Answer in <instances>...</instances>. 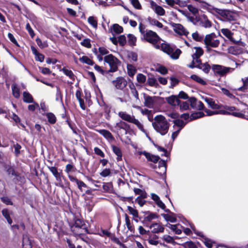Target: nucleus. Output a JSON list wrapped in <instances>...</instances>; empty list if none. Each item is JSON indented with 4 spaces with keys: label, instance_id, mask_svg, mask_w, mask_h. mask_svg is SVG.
<instances>
[{
    "label": "nucleus",
    "instance_id": "f257e3e1",
    "mask_svg": "<svg viewBox=\"0 0 248 248\" xmlns=\"http://www.w3.org/2000/svg\"><path fill=\"white\" fill-rule=\"evenodd\" d=\"M152 125L155 130L161 135H166L170 127L169 123L166 118L161 115H157L155 117Z\"/></svg>",
    "mask_w": 248,
    "mask_h": 248
},
{
    "label": "nucleus",
    "instance_id": "f03ea898",
    "mask_svg": "<svg viewBox=\"0 0 248 248\" xmlns=\"http://www.w3.org/2000/svg\"><path fill=\"white\" fill-rule=\"evenodd\" d=\"M199 2L201 3V7L205 9H206L209 12L214 15L218 14L219 15L221 16L222 17L225 18L228 20H232V17L231 16V13L229 11L225 10L214 8L204 1H202L201 0Z\"/></svg>",
    "mask_w": 248,
    "mask_h": 248
},
{
    "label": "nucleus",
    "instance_id": "7ed1b4c3",
    "mask_svg": "<svg viewBox=\"0 0 248 248\" xmlns=\"http://www.w3.org/2000/svg\"><path fill=\"white\" fill-rule=\"evenodd\" d=\"M139 30L140 33L143 36L144 39L148 42L152 44L155 47V45L157 44L160 39L156 33L151 30L145 31L142 24H140Z\"/></svg>",
    "mask_w": 248,
    "mask_h": 248
},
{
    "label": "nucleus",
    "instance_id": "20e7f679",
    "mask_svg": "<svg viewBox=\"0 0 248 248\" xmlns=\"http://www.w3.org/2000/svg\"><path fill=\"white\" fill-rule=\"evenodd\" d=\"M155 48L158 49H161L164 52L169 55L170 57L174 60L178 59L181 51L179 49H174L167 43H163L159 44L158 43L155 45Z\"/></svg>",
    "mask_w": 248,
    "mask_h": 248
},
{
    "label": "nucleus",
    "instance_id": "39448f33",
    "mask_svg": "<svg viewBox=\"0 0 248 248\" xmlns=\"http://www.w3.org/2000/svg\"><path fill=\"white\" fill-rule=\"evenodd\" d=\"M204 44L207 51L211 49V47L216 48L220 44V41L217 38L214 33L207 34L204 38Z\"/></svg>",
    "mask_w": 248,
    "mask_h": 248
},
{
    "label": "nucleus",
    "instance_id": "423d86ee",
    "mask_svg": "<svg viewBox=\"0 0 248 248\" xmlns=\"http://www.w3.org/2000/svg\"><path fill=\"white\" fill-rule=\"evenodd\" d=\"M119 116L123 120L135 124L138 128L143 132H145L142 124L135 119L133 115L128 114L125 111H120L118 113Z\"/></svg>",
    "mask_w": 248,
    "mask_h": 248
},
{
    "label": "nucleus",
    "instance_id": "0eeeda50",
    "mask_svg": "<svg viewBox=\"0 0 248 248\" xmlns=\"http://www.w3.org/2000/svg\"><path fill=\"white\" fill-rule=\"evenodd\" d=\"M104 60L105 62L108 64L110 66L109 71L111 72L116 71L121 63L120 61L112 54H108L105 56Z\"/></svg>",
    "mask_w": 248,
    "mask_h": 248
},
{
    "label": "nucleus",
    "instance_id": "6e6552de",
    "mask_svg": "<svg viewBox=\"0 0 248 248\" xmlns=\"http://www.w3.org/2000/svg\"><path fill=\"white\" fill-rule=\"evenodd\" d=\"M234 69L233 68L225 67L218 64H215L212 66V70L215 74L220 77L225 76L227 74L232 73Z\"/></svg>",
    "mask_w": 248,
    "mask_h": 248
},
{
    "label": "nucleus",
    "instance_id": "1a4fd4ad",
    "mask_svg": "<svg viewBox=\"0 0 248 248\" xmlns=\"http://www.w3.org/2000/svg\"><path fill=\"white\" fill-rule=\"evenodd\" d=\"M225 110H219L220 114H231L234 116L243 118L244 117L245 115L238 111H236L235 108L234 107L232 106H228L226 107Z\"/></svg>",
    "mask_w": 248,
    "mask_h": 248
},
{
    "label": "nucleus",
    "instance_id": "9d476101",
    "mask_svg": "<svg viewBox=\"0 0 248 248\" xmlns=\"http://www.w3.org/2000/svg\"><path fill=\"white\" fill-rule=\"evenodd\" d=\"M112 83L116 89L122 90L126 86L127 82L124 78L119 77L113 80Z\"/></svg>",
    "mask_w": 248,
    "mask_h": 248
},
{
    "label": "nucleus",
    "instance_id": "9b49d317",
    "mask_svg": "<svg viewBox=\"0 0 248 248\" xmlns=\"http://www.w3.org/2000/svg\"><path fill=\"white\" fill-rule=\"evenodd\" d=\"M171 26L174 32L179 35L187 36L189 33L186 29L180 24L172 23Z\"/></svg>",
    "mask_w": 248,
    "mask_h": 248
},
{
    "label": "nucleus",
    "instance_id": "f8f14e48",
    "mask_svg": "<svg viewBox=\"0 0 248 248\" xmlns=\"http://www.w3.org/2000/svg\"><path fill=\"white\" fill-rule=\"evenodd\" d=\"M194 49L195 50V52L192 55V61L190 64L197 63L201 61L200 57L203 54V50L201 47H195Z\"/></svg>",
    "mask_w": 248,
    "mask_h": 248
},
{
    "label": "nucleus",
    "instance_id": "ddd939ff",
    "mask_svg": "<svg viewBox=\"0 0 248 248\" xmlns=\"http://www.w3.org/2000/svg\"><path fill=\"white\" fill-rule=\"evenodd\" d=\"M188 67L191 68L194 67H197L202 70L204 73H208L211 67L207 63H202L201 61L199 62L193 64H190L188 65Z\"/></svg>",
    "mask_w": 248,
    "mask_h": 248
},
{
    "label": "nucleus",
    "instance_id": "4468645a",
    "mask_svg": "<svg viewBox=\"0 0 248 248\" xmlns=\"http://www.w3.org/2000/svg\"><path fill=\"white\" fill-rule=\"evenodd\" d=\"M73 231H75L76 230H81L78 233H77V234L79 235L80 234L82 233L83 232H86L87 230L86 229L84 226V224L83 221L80 219H77L75 221V226L73 228Z\"/></svg>",
    "mask_w": 248,
    "mask_h": 248
},
{
    "label": "nucleus",
    "instance_id": "2eb2a0df",
    "mask_svg": "<svg viewBox=\"0 0 248 248\" xmlns=\"http://www.w3.org/2000/svg\"><path fill=\"white\" fill-rule=\"evenodd\" d=\"M188 101L190 103L191 106L192 108L199 110H202L203 109L204 105L203 103L200 101H198L195 98L191 97L189 98Z\"/></svg>",
    "mask_w": 248,
    "mask_h": 248
},
{
    "label": "nucleus",
    "instance_id": "dca6fc26",
    "mask_svg": "<svg viewBox=\"0 0 248 248\" xmlns=\"http://www.w3.org/2000/svg\"><path fill=\"white\" fill-rule=\"evenodd\" d=\"M153 233H158L164 232V228L160 223H155L152 224L149 227Z\"/></svg>",
    "mask_w": 248,
    "mask_h": 248
},
{
    "label": "nucleus",
    "instance_id": "f3484780",
    "mask_svg": "<svg viewBox=\"0 0 248 248\" xmlns=\"http://www.w3.org/2000/svg\"><path fill=\"white\" fill-rule=\"evenodd\" d=\"M151 6L152 9L158 16H162L165 14V10L160 6L156 4L155 2H151Z\"/></svg>",
    "mask_w": 248,
    "mask_h": 248
},
{
    "label": "nucleus",
    "instance_id": "a211bd4d",
    "mask_svg": "<svg viewBox=\"0 0 248 248\" xmlns=\"http://www.w3.org/2000/svg\"><path fill=\"white\" fill-rule=\"evenodd\" d=\"M138 154L140 155H143L148 161H152L154 163H156L159 159V157L158 156L151 155L145 151H140L138 152Z\"/></svg>",
    "mask_w": 248,
    "mask_h": 248
},
{
    "label": "nucleus",
    "instance_id": "6ab92c4d",
    "mask_svg": "<svg viewBox=\"0 0 248 248\" xmlns=\"http://www.w3.org/2000/svg\"><path fill=\"white\" fill-rule=\"evenodd\" d=\"M167 103L171 106H178L180 104V100L176 95H171L166 98Z\"/></svg>",
    "mask_w": 248,
    "mask_h": 248
},
{
    "label": "nucleus",
    "instance_id": "aec40b11",
    "mask_svg": "<svg viewBox=\"0 0 248 248\" xmlns=\"http://www.w3.org/2000/svg\"><path fill=\"white\" fill-rule=\"evenodd\" d=\"M108 50L104 47H100L98 48V53H96L97 58L99 61H102L103 60L102 57L103 55H108Z\"/></svg>",
    "mask_w": 248,
    "mask_h": 248
},
{
    "label": "nucleus",
    "instance_id": "412c9836",
    "mask_svg": "<svg viewBox=\"0 0 248 248\" xmlns=\"http://www.w3.org/2000/svg\"><path fill=\"white\" fill-rule=\"evenodd\" d=\"M201 24L202 27L208 28L211 27L212 24L205 15H203L201 18Z\"/></svg>",
    "mask_w": 248,
    "mask_h": 248
},
{
    "label": "nucleus",
    "instance_id": "4be33fe9",
    "mask_svg": "<svg viewBox=\"0 0 248 248\" xmlns=\"http://www.w3.org/2000/svg\"><path fill=\"white\" fill-rule=\"evenodd\" d=\"M110 32L112 34H114V33L119 34V33L122 32L123 31V27L117 24H113L110 27Z\"/></svg>",
    "mask_w": 248,
    "mask_h": 248
},
{
    "label": "nucleus",
    "instance_id": "5701e85b",
    "mask_svg": "<svg viewBox=\"0 0 248 248\" xmlns=\"http://www.w3.org/2000/svg\"><path fill=\"white\" fill-rule=\"evenodd\" d=\"M127 74L129 77H133L137 72L136 68L131 64H127Z\"/></svg>",
    "mask_w": 248,
    "mask_h": 248
},
{
    "label": "nucleus",
    "instance_id": "b1692460",
    "mask_svg": "<svg viewBox=\"0 0 248 248\" xmlns=\"http://www.w3.org/2000/svg\"><path fill=\"white\" fill-rule=\"evenodd\" d=\"M61 71H62L63 73L72 81L75 80V76L71 70L68 69L65 67H63L61 70Z\"/></svg>",
    "mask_w": 248,
    "mask_h": 248
},
{
    "label": "nucleus",
    "instance_id": "393cba45",
    "mask_svg": "<svg viewBox=\"0 0 248 248\" xmlns=\"http://www.w3.org/2000/svg\"><path fill=\"white\" fill-rule=\"evenodd\" d=\"M97 131L108 140H111L113 139V136L111 133L107 130H97Z\"/></svg>",
    "mask_w": 248,
    "mask_h": 248
},
{
    "label": "nucleus",
    "instance_id": "a878e982",
    "mask_svg": "<svg viewBox=\"0 0 248 248\" xmlns=\"http://www.w3.org/2000/svg\"><path fill=\"white\" fill-rule=\"evenodd\" d=\"M221 33L228 38L230 41L233 42L234 39L232 37L233 33L228 29H222L221 30Z\"/></svg>",
    "mask_w": 248,
    "mask_h": 248
},
{
    "label": "nucleus",
    "instance_id": "bb28decb",
    "mask_svg": "<svg viewBox=\"0 0 248 248\" xmlns=\"http://www.w3.org/2000/svg\"><path fill=\"white\" fill-rule=\"evenodd\" d=\"M144 105L149 108H152L154 105L153 98L149 96L145 97Z\"/></svg>",
    "mask_w": 248,
    "mask_h": 248
},
{
    "label": "nucleus",
    "instance_id": "cd10ccee",
    "mask_svg": "<svg viewBox=\"0 0 248 248\" xmlns=\"http://www.w3.org/2000/svg\"><path fill=\"white\" fill-rule=\"evenodd\" d=\"M23 248H31V244L27 235H23L22 241Z\"/></svg>",
    "mask_w": 248,
    "mask_h": 248
},
{
    "label": "nucleus",
    "instance_id": "c85d7f7f",
    "mask_svg": "<svg viewBox=\"0 0 248 248\" xmlns=\"http://www.w3.org/2000/svg\"><path fill=\"white\" fill-rule=\"evenodd\" d=\"M88 22L94 29H96L98 26L97 18L93 16H90L88 18Z\"/></svg>",
    "mask_w": 248,
    "mask_h": 248
},
{
    "label": "nucleus",
    "instance_id": "c756f323",
    "mask_svg": "<svg viewBox=\"0 0 248 248\" xmlns=\"http://www.w3.org/2000/svg\"><path fill=\"white\" fill-rule=\"evenodd\" d=\"M23 101L25 102L30 103L33 102V99L32 95L28 92H24L23 93Z\"/></svg>",
    "mask_w": 248,
    "mask_h": 248
},
{
    "label": "nucleus",
    "instance_id": "7c9ffc66",
    "mask_svg": "<svg viewBox=\"0 0 248 248\" xmlns=\"http://www.w3.org/2000/svg\"><path fill=\"white\" fill-rule=\"evenodd\" d=\"M204 100L211 108L213 109H217L219 108L218 105L216 104L212 98L206 97L205 98Z\"/></svg>",
    "mask_w": 248,
    "mask_h": 248
},
{
    "label": "nucleus",
    "instance_id": "2f4dec72",
    "mask_svg": "<svg viewBox=\"0 0 248 248\" xmlns=\"http://www.w3.org/2000/svg\"><path fill=\"white\" fill-rule=\"evenodd\" d=\"M174 124V126H177L179 130H181L186 124V123L184 122L183 120L176 119L173 121Z\"/></svg>",
    "mask_w": 248,
    "mask_h": 248
},
{
    "label": "nucleus",
    "instance_id": "473e14b6",
    "mask_svg": "<svg viewBox=\"0 0 248 248\" xmlns=\"http://www.w3.org/2000/svg\"><path fill=\"white\" fill-rule=\"evenodd\" d=\"M229 51L233 55H238L242 53V49L238 46L231 47L229 49Z\"/></svg>",
    "mask_w": 248,
    "mask_h": 248
},
{
    "label": "nucleus",
    "instance_id": "72a5a7b5",
    "mask_svg": "<svg viewBox=\"0 0 248 248\" xmlns=\"http://www.w3.org/2000/svg\"><path fill=\"white\" fill-rule=\"evenodd\" d=\"M147 214V215L144 218L145 220L146 221L151 222L153 220L158 218V216L155 213L148 212Z\"/></svg>",
    "mask_w": 248,
    "mask_h": 248
},
{
    "label": "nucleus",
    "instance_id": "f704fd0d",
    "mask_svg": "<svg viewBox=\"0 0 248 248\" xmlns=\"http://www.w3.org/2000/svg\"><path fill=\"white\" fill-rule=\"evenodd\" d=\"M79 60L81 62L90 65H93L94 64L93 62L86 56H82Z\"/></svg>",
    "mask_w": 248,
    "mask_h": 248
},
{
    "label": "nucleus",
    "instance_id": "c9c22d12",
    "mask_svg": "<svg viewBox=\"0 0 248 248\" xmlns=\"http://www.w3.org/2000/svg\"><path fill=\"white\" fill-rule=\"evenodd\" d=\"M193 80L196 81L197 82L202 84V85H205L206 84V82L201 77H199L196 75H192L190 77Z\"/></svg>",
    "mask_w": 248,
    "mask_h": 248
},
{
    "label": "nucleus",
    "instance_id": "e433bc0d",
    "mask_svg": "<svg viewBox=\"0 0 248 248\" xmlns=\"http://www.w3.org/2000/svg\"><path fill=\"white\" fill-rule=\"evenodd\" d=\"M49 170L52 172L55 176L57 180H59L61 178V174L58 171L57 168L55 167H50L48 168Z\"/></svg>",
    "mask_w": 248,
    "mask_h": 248
},
{
    "label": "nucleus",
    "instance_id": "4c0bfd02",
    "mask_svg": "<svg viewBox=\"0 0 248 248\" xmlns=\"http://www.w3.org/2000/svg\"><path fill=\"white\" fill-rule=\"evenodd\" d=\"M112 150L114 154L117 156V159L120 160L122 159V154L120 149L115 146H112Z\"/></svg>",
    "mask_w": 248,
    "mask_h": 248
},
{
    "label": "nucleus",
    "instance_id": "58836bf2",
    "mask_svg": "<svg viewBox=\"0 0 248 248\" xmlns=\"http://www.w3.org/2000/svg\"><path fill=\"white\" fill-rule=\"evenodd\" d=\"M170 228L171 230H172L173 232H175L176 234H180L181 233L182 231L181 228L182 227L179 225H170Z\"/></svg>",
    "mask_w": 248,
    "mask_h": 248
},
{
    "label": "nucleus",
    "instance_id": "ea45409f",
    "mask_svg": "<svg viewBox=\"0 0 248 248\" xmlns=\"http://www.w3.org/2000/svg\"><path fill=\"white\" fill-rule=\"evenodd\" d=\"M180 106V109L181 111L188 110L189 108V103L186 101L180 102L178 105Z\"/></svg>",
    "mask_w": 248,
    "mask_h": 248
},
{
    "label": "nucleus",
    "instance_id": "a19ab883",
    "mask_svg": "<svg viewBox=\"0 0 248 248\" xmlns=\"http://www.w3.org/2000/svg\"><path fill=\"white\" fill-rule=\"evenodd\" d=\"M137 81L140 84H143L145 82L146 80V77L142 74L139 73L137 74L136 77Z\"/></svg>",
    "mask_w": 248,
    "mask_h": 248
},
{
    "label": "nucleus",
    "instance_id": "79ce46f5",
    "mask_svg": "<svg viewBox=\"0 0 248 248\" xmlns=\"http://www.w3.org/2000/svg\"><path fill=\"white\" fill-rule=\"evenodd\" d=\"M12 90L13 95L16 98H18L20 96L19 89L16 87V85L13 84Z\"/></svg>",
    "mask_w": 248,
    "mask_h": 248
},
{
    "label": "nucleus",
    "instance_id": "37998d69",
    "mask_svg": "<svg viewBox=\"0 0 248 248\" xmlns=\"http://www.w3.org/2000/svg\"><path fill=\"white\" fill-rule=\"evenodd\" d=\"M204 115V114L202 112H197L192 113L190 115V121L201 118Z\"/></svg>",
    "mask_w": 248,
    "mask_h": 248
},
{
    "label": "nucleus",
    "instance_id": "c03bdc74",
    "mask_svg": "<svg viewBox=\"0 0 248 248\" xmlns=\"http://www.w3.org/2000/svg\"><path fill=\"white\" fill-rule=\"evenodd\" d=\"M243 85L238 89L239 91H245L248 86V77L242 78Z\"/></svg>",
    "mask_w": 248,
    "mask_h": 248
},
{
    "label": "nucleus",
    "instance_id": "a18cd8bd",
    "mask_svg": "<svg viewBox=\"0 0 248 248\" xmlns=\"http://www.w3.org/2000/svg\"><path fill=\"white\" fill-rule=\"evenodd\" d=\"M148 84L152 87H156L158 85V83L156 79L153 77H149L147 79Z\"/></svg>",
    "mask_w": 248,
    "mask_h": 248
},
{
    "label": "nucleus",
    "instance_id": "49530a36",
    "mask_svg": "<svg viewBox=\"0 0 248 248\" xmlns=\"http://www.w3.org/2000/svg\"><path fill=\"white\" fill-rule=\"evenodd\" d=\"M162 239L164 241H165L166 242L170 244H173L175 243L174 239V238L169 235H164L162 237Z\"/></svg>",
    "mask_w": 248,
    "mask_h": 248
},
{
    "label": "nucleus",
    "instance_id": "de8ad7c7",
    "mask_svg": "<svg viewBox=\"0 0 248 248\" xmlns=\"http://www.w3.org/2000/svg\"><path fill=\"white\" fill-rule=\"evenodd\" d=\"M150 23L152 25L155 26L159 28H162L163 27V24L155 19H149Z\"/></svg>",
    "mask_w": 248,
    "mask_h": 248
},
{
    "label": "nucleus",
    "instance_id": "09e8293b",
    "mask_svg": "<svg viewBox=\"0 0 248 248\" xmlns=\"http://www.w3.org/2000/svg\"><path fill=\"white\" fill-rule=\"evenodd\" d=\"M162 216L164 219L167 221H169L171 222H175L176 221L175 217L172 215L169 214H163Z\"/></svg>",
    "mask_w": 248,
    "mask_h": 248
},
{
    "label": "nucleus",
    "instance_id": "8fccbe9b",
    "mask_svg": "<svg viewBox=\"0 0 248 248\" xmlns=\"http://www.w3.org/2000/svg\"><path fill=\"white\" fill-rule=\"evenodd\" d=\"M46 116L48 119V122L51 124H54L56 122V117L52 113H47Z\"/></svg>",
    "mask_w": 248,
    "mask_h": 248
},
{
    "label": "nucleus",
    "instance_id": "3c124183",
    "mask_svg": "<svg viewBox=\"0 0 248 248\" xmlns=\"http://www.w3.org/2000/svg\"><path fill=\"white\" fill-rule=\"evenodd\" d=\"M127 209L129 211V213L132 215L134 217H139V214L138 211L135 209V208L131 207V206H128Z\"/></svg>",
    "mask_w": 248,
    "mask_h": 248
},
{
    "label": "nucleus",
    "instance_id": "603ef678",
    "mask_svg": "<svg viewBox=\"0 0 248 248\" xmlns=\"http://www.w3.org/2000/svg\"><path fill=\"white\" fill-rule=\"evenodd\" d=\"M130 1L132 5L135 9L138 10H140L141 9V5L139 0H130Z\"/></svg>",
    "mask_w": 248,
    "mask_h": 248
},
{
    "label": "nucleus",
    "instance_id": "864d4df0",
    "mask_svg": "<svg viewBox=\"0 0 248 248\" xmlns=\"http://www.w3.org/2000/svg\"><path fill=\"white\" fill-rule=\"evenodd\" d=\"M192 36L194 40L198 42H201L203 39V36L200 35L198 32L193 33Z\"/></svg>",
    "mask_w": 248,
    "mask_h": 248
},
{
    "label": "nucleus",
    "instance_id": "5fc2aeb1",
    "mask_svg": "<svg viewBox=\"0 0 248 248\" xmlns=\"http://www.w3.org/2000/svg\"><path fill=\"white\" fill-rule=\"evenodd\" d=\"M187 8L188 9V10L193 14L196 15V14H198V12H199L198 9L196 7H194V6L190 5V4L188 5L187 6Z\"/></svg>",
    "mask_w": 248,
    "mask_h": 248
},
{
    "label": "nucleus",
    "instance_id": "6e6d98bb",
    "mask_svg": "<svg viewBox=\"0 0 248 248\" xmlns=\"http://www.w3.org/2000/svg\"><path fill=\"white\" fill-rule=\"evenodd\" d=\"M182 246L185 248H197L196 245L191 241L186 242L182 244Z\"/></svg>",
    "mask_w": 248,
    "mask_h": 248
},
{
    "label": "nucleus",
    "instance_id": "4d7b16f0",
    "mask_svg": "<svg viewBox=\"0 0 248 248\" xmlns=\"http://www.w3.org/2000/svg\"><path fill=\"white\" fill-rule=\"evenodd\" d=\"M36 42L38 46L42 48H45V47H46L47 46V44L46 42H42V41L41 40V39L38 38H36Z\"/></svg>",
    "mask_w": 248,
    "mask_h": 248
},
{
    "label": "nucleus",
    "instance_id": "13d9d810",
    "mask_svg": "<svg viewBox=\"0 0 248 248\" xmlns=\"http://www.w3.org/2000/svg\"><path fill=\"white\" fill-rule=\"evenodd\" d=\"M125 224H126V225L128 229L132 232L133 231L132 227L131 225L130 221L129 220V217L126 214L125 215Z\"/></svg>",
    "mask_w": 248,
    "mask_h": 248
},
{
    "label": "nucleus",
    "instance_id": "bf43d9fd",
    "mask_svg": "<svg viewBox=\"0 0 248 248\" xmlns=\"http://www.w3.org/2000/svg\"><path fill=\"white\" fill-rule=\"evenodd\" d=\"M82 46H84L87 48H90L91 47V44L90 40L89 39H85L82 42H81Z\"/></svg>",
    "mask_w": 248,
    "mask_h": 248
},
{
    "label": "nucleus",
    "instance_id": "052dcab7",
    "mask_svg": "<svg viewBox=\"0 0 248 248\" xmlns=\"http://www.w3.org/2000/svg\"><path fill=\"white\" fill-rule=\"evenodd\" d=\"M221 90L222 93L229 97L231 98H233L234 97L233 95L228 90L224 88H221Z\"/></svg>",
    "mask_w": 248,
    "mask_h": 248
},
{
    "label": "nucleus",
    "instance_id": "680f3d73",
    "mask_svg": "<svg viewBox=\"0 0 248 248\" xmlns=\"http://www.w3.org/2000/svg\"><path fill=\"white\" fill-rule=\"evenodd\" d=\"M26 29L28 31L30 36L31 38H33L34 36V33L33 32V31L31 29L30 25L29 23H27L26 25Z\"/></svg>",
    "mask_w": 248,
    "mask_h": 248
},
{
    "label": "nucleus",
    "instance_id": "e2e57ef3",
    "mask_svg": "<svg viewBox=\"0 0 248 248\" xmlns=\"http://www.w3.org/2000/svg\"><path fill=\"white\" fill-rule=\"evenodd\" d=\"M39 68L41 71L42 73L44 75H49L51 73L50 70L48 68L39 67Z\"/></svg>",
    "mask_w": 248,
    "mask_h": 248
},
{
    "label": "nucleus",
    "instance_id": "0e129e2a",
    "mask_svg": "<svg viewBox=\"0 0 248 248\" xmlns=\"http://www.w3.org/2000/svg\"><path fill=\"white\" fill-rule=\"evenodd\" d=\"M157 71L163 75H165L168 72L167 68L163 66H159L157 69Z\"/></svg>",
    "mask_w": 248,
    "mask_h": 248
},
{
    "label": "nucleus",
    "instance_id": "69168bd1",
    "mask_svg": "<svg viewBox=\"0 0 248 248\" xmlns=\"http://www.w3.org/2000/svg\"><path fill=\"white\" fill-rule=\"evenodd\" d=\"M118 42L121 46H124L126 43V38L124 35H120L118 40Z\"/></svg>",
    "mask_w": 248,
    "mask_h": 248
},
{
    "label": "nucleus",
    "instance_id": "338daca9",
    "mask_svg": "<svg viewBox=\"0 0 248 248\" xmlns=\"http://www.w3.org/2000/svg\"><path fill=\"white\" fill-rule=\"evenodd\" d=\"M33 104L28 106V109L31 111H34L36 108L39 107V105L35 102Z\"/></svg>",
    "mask_w": 248,
    "mask_h": 248
},
{
    "label": "nucleus",
    "instance_id": "774afa93",
    "mask_svg": "<svg viewBox=\"0 0 248 248\" xmlns=\"http://www.w3.org/2000/svg\"><path fill=\"white\" fill-rule=\"evenodd\" d=\"M128 39L129 42L132 44L134 45L136 41V38L132 34H128Z\"/></svg>",
    "mask_w": 248,
    "mask_h": 248
}]
</instances>
